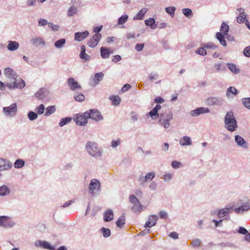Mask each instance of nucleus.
<instances>
[{
  "instance_id": "1",
  "label": "nucleus",
  "mask_w": 250,
  "mask_h": 250,
  "mask_svg": "<svg viewBox=\"0 0 250 250\" xmlns=\"http://www.w3.org/2000/svg\"><path fill=\"white\" fill-rule=\"evenodd\" d=\"M159 115L158 116L159 119L158 123L162 126L165 129H167L170 125V122L173 119V113L170 110H162L159 112Z\"/></svg>"
},
{
  "instance_id": "2",
  "label": "nucleus",
  "mask_w": 250,
  "mask_h": 250,
  "mask_svg": "<svg viewBox=\"0 0 250 250\" xmlns=\"http://www.w3.org/2000/svg\"><path fill=\"white\" fill-rule=\"evenodd\" d=\"M85 149L87 153L94 158H100L103 155V149L99 147L97 143L93 141H88L86 142Z\"/></svg>"
},
{
  "instance_id": "3",
  "label": "nucleus",
  "mask_w": 250,
  "mask_h": 250,
  "mask_svg": "<svg viewBox=\"0 0 250 250\" xmlns=\"http://www.w3.org/2000/svg\"><path fill=\"white\" fill-rule=\"evenodd\" d=\"M224 123L225 127L230 132H233L237 129V122L232 111L227 112L224 118Z\"/></svg>"
},
{
  "instance_id": "4",
  "label": "nucleus",
  "mask_w": 250,
  "mask_h": 250,
  "mask_svg": "<svg viewBox=\"0 0 250 250\" xmlns=\"http://www.w3.org/2000/svg\"><path fill=\"white\" fill-rule=\"evenodd\" d=\"M236 205L239 206L234 209L237 214H242L250 210V200L247 197H244L236 202Z\"/></svg>"
},
{
  "instance_id": "5",
  "label": "nucleus",
  "mask_w": 250,
  "mask_h": 250,
  "mask_svg": "<svg viewBox=\"0 0 250 250\" xmlns=\"http://www.w3.org/2000/svg\"><path fill=\"white\" fill-rule=\"evenodd\" d=\"M85 115L87 116V117H88V119H91L96 122H99L104 119L101 112L97 109H90L85 112Z\"/></svg>"
},
{
  "instance_id": "6",
  "label": "nucleus",
  "mask_w": 250,
  "mask_h": 250,
  "mask_svg": "<svg viewBox=\"0 0 250 250\" xmlns=\"http://www.w3.org/2000/svg\"><path fill=\"white\" fill-rule=\"evenodd\" d=\"M89 191L93 195L97 194L101 189V183L100 181L96 179H92L89 183Z\"/></svg>"
},
{
  "instance_id": "7",
  "label": "nucleus",
  "mask_w": 250,
  "mask_h": 250,
  "mask_svg": "<svg viewBox=\"0 0 250 250\" xmlns=\"http://www.w3.org/2000/svg\"><path fill=\"white\" fill-rule=\"evenodd\" d=\"M223 100L221 97H209L205 100V104L208 106H222Z\"/></svg>"
},
{
  "instance_id": "8",
  "label": "nucleus",
  "mask_w": 250,
  "mask_h": 250,
  "mask_svg": "<svg viewBox=\"0 0 250 250\" xmlns=\"http://www.w3.org/2000/svg\"><path fill=\"white\" fill-rule=\"evenodd\" d=\"M16 223L7 216H0V227L5 229L12 228Z\"/></svg>"
},
{
  "instance_id": "9",
  "label": "nucleus",
  "mask_w": 250,
  "mask_h": 250,
  "mask_svg": "<svg viewBox=\"0 0 250 250\" xmlns=\"http://www.w3.org/2000/svg\"><path fill=\"white\" fill-rule=\"evenodd\" d=\"M155 174L154 171L148 172L145 176L141 174L139 177L138 182L140 185H144L146 182L152 180L155 177Z\"/></svg>"
},
{
  "instance_id": "10",
  "label": "nucleus",
  "mask_w": 250,
  "mask_h": 250,
  "mask_svg": "<svg viewBox=\"0 0 250 250\" xmlns=\"http://www.w3.org/2000/svg\"><path fill=\"white\" fill-rule=\"evenodd\" d=\"M104 74L102 72L96 73L93 77L91 78L88 83L89 85L91 87H95L103 79Z\"/></svg>"
},
{
  "instance_id": "11",
  "label": "nucleus",
  "mask_w": 250,
  "mask_h": 250,
  "mask_svg": "<svg viewBox=\"0 0 250 250\" xmlns=\"http://www.w3.org/2000/svg\"><path fill=\"white\" fill-rule=\"evenodd\" d=\"M17 111L16 104H12L9 106L4 107L3 108V112L6 116H14Z\"/></svg>"
},
{
  "instance_id": "12",
  "label": "nucleus",
  "mask_w": 250,
  "mask_h": 250,
  "mask_svg": "<svg viewBox=\"0 0 250 250\" xmlns=\"http://www.w3.org/2000/svg\"><path fill=\"white\" fill-rule=\"evenodd\" d=\"M14 83L13 84L7 83L6 86L9 89H13L16 88L22 89L25 86V83L21 79L14 80Z\"/></svg>"
},
{
  "instance_id": "13",
  "label": "nucleus",
  "mask_w": 250,
  "mask_h": 250,
  "mask_svg": "<svg viewBox=\"0 0 250 250\" xmlns=\"http://www.w3.org/2000/svg\"><path fill=\"white\" fill-rule=\"evenodd\" d=\"M85 115V112L82 114H77L74 120L76 124L79 125H85L87 123L88 117Z\"/></svg>"
},
{
  "instance_id": "14",
  "label": "nucleus",
  "mask_w": 250,
  "mask_h": 250,
  "mask_svg": "<svg viewBox=\"0 0 250 250\" xmlns=\"http://www.w3.org/2000/svg\"><path fill=\"white\" fill-rule=\"evenodd\" d=\"M210 112V110L208 107H201L197 108L194 110H192L190 112V115L192 117L198 116L201 114L205 113H208Z\"/></svg>"
},
{
  "instance_id": "15",
  "label": "nucleus",
  "mask_w": 250,
  "mask_h": 250,
  "mask_svg": "<svg viewBox=\"0 0 250 250\" xmlns=\"http://www.w3.org/2000/svg\"><path fill=\"white\" fill-rule=\"evenodd\" d=\"M234 206H239L236 205V203L234 205V206H229L228 207L223 208L221 209H219L217 211V215L219 217H223L225 216H227L230 212V210H233L236 208H234Z\"/></svg>"
},
{
  "instance_id": "16",
  "label": "nucleus",
  "mask_w": 250,
  "mask_h": 250,
  "mask_svg": "<svg viewBox=\"0 0 250 250\" xmlns=\"http://www.w3.org/2000/svg\"><path fill=\"white\" fill-rule=\"evenodd\" d=\"M102 37L101 34H95L89 39L87 42L88 45L92 48L95 47Z\"/></svg>"
},
{
  "instance_id": "17",
  "label": "nucleus",
  "mask_w": 250,
  "mask_h": 250,
  "mask_svg": "<svg viewBox=\"0 0 250 250\" xmlns=\"http://www.w3.org/2000/svg\"><path fill=\"white\" fill-rule=\"evenodd\" d=\"M12 167V164L9 161L0 158V171L7 170Z\"/></svg>"
},
{
  "instance_id": "18",
  "label": "nucleus",
  "mask_w": 250,
  "mask_h": 250,
  "mask_svg": "<svg viewBox=\"0 0 250 250\" xmlns=\"http://www.w3.org/2000/svg\"><path fill=\"white\" fill-rule=\"evenodd\" d=\"M35 246L36 247L43 248L49 250H54L55 248L51 246L48 242L44 241L38 240L35 242Z\"/></svg>"
},
{
  "instance_id": "19",
  "label": "nucleus",
  "mask_w": 250,
  "mask_h": 250,
  "mask_svg": "<svg viewBox=\"0 0 250 250\" xmlns=\"http://www.w3.org/2000/svg\"><path fill=\"white\" fill-rule=\"evenodd\" d=\"M4 74L5 76L10 80H16L18 76L14 70L10 67L5 68L4 69Z\"/></svg>"
},
{
  "instance_id": "20",
  "label": "nucleus",
  "mask_w": 250,
  "mask_h": 250,
  "mask_svg": "<svg viewBox=\"0 0 250 250\" xmlns=\"http://www.w3.org/2000/svg\"><path fill=\"white\" fill-rule=\"evenodd\" d=\"M235 141L237 145L244 149H247L248 145L246 141L240 136L236 135L235 136Z\"/></svg>"
},
{
  "instance_id": "21",
  "label": "nucleus",
  "mask_w": 250,
  "mask_h": 250,
  "mask_svg": "<svg viewBox=\"0 0 250 250\" xmlns=\"http://www.w3.org/2000/svg\"><path fill=\"white\" fill-rule=\"evenodd\" d=\"M158 219V217L156 215H151L148 217V221L146 222L145 225V227L151 228L154 226L157 223Z\"/></svg>"
},
{
  "instance_id": "22",
  "label": "nucleus",
  "mask_w": 250,
  "mask_h": 250,
  "mask_svg": "<svg viewBox=\"0 0 250 250\" xmlns=\"http://www.w3.org/2000/svg\"><path fill=\"white\" fill-rule=\"evenodd\" d=\"M31 43L35 46H38L40 45L44 46L45 42L43 39L41 37H36L32 38L30 40Z\"/></svg>"
},
{
  "instance_id": "23",
  "label": "nucleus",
  "mask_w": 250,
  "mask_h": 250,
  "mask_svg": "<svg viewBox=\"0 0 250 250\" xmlns=\"http://www.w3.org/2000/svg\"><path fill=\"white\" fill-rule=\"evenodd\" d=\"M161 106L160 104H157L155 107L150 111L148 115L150 116L152 120H156L159 115V111L161 109Z\"/></svg>"
},
{
  "instance_id": "24",
  "label": "nucleus",
  "mask_w": 250,
  "mask_h": 250,
  "mask_svg": "<svg viewBox=\"0 0 250 250\" xmlns=\"http://www.w3.org/2000/svg\"><path fill=\"white\" fill-rule=\"evenodd\" d=\"M238 93V91L235 87L230 86L227 89L226 95L228 98H233L236 96Z\"/></svg>"
},
{
  "instance_id": "25",
  "label": "nucleus",
  "mask_w": 250,
  "mask_h": 250,
  "mask_svg": "<svg viewBox=\"0 0 250 250\" xmlns=\"http://www.w3.org/2000/svg\"><path fill=\"white\" fill-rule=\"evenodd\" d=\"M89 35V32L85 31L83 32H76L74 35V39L78 42H81L85 39Z\"/></svg>"
},
{
  "instance_id": "26",
  "label": "nucleus",
  "mask_w": 250,
  "mask_h": 250,
  "mask_svg": "<svg viewBox=\"0 0 250 250\" xmlns=\"http://www.w3.org/2000/svg\"><path fill=\"white\" fill-rule=\"evenodd\" d=\"M68 84L72 90L81 88V86L78 83L75 81L74 79L72 78H70L68 79Z\"/></svg>"
},
{
  "instance_id": "27",
  "label": "nucleus",
  "mask_w": 250,
  "mask_h": 250,
  "mask_svg": "<svg viewBox=\"0 0 250 250\" xmlns=\"http://www.w3.org/2000/svg\"><path fill=\"white\" fill-rule=\"evenodd\" d=\"M20 46L19 43L16 41H9L7 46V49L11 51L17 50Z\"/></svg>"
},
{
  "instance_id": "28",
  "label": "nucleus",
  "mask_w": 250,
  "mask_h": 250,
  "mask_svg": "<svg viewBox=\"0 0 250 250\" xmlns=\"http://www.w3.org/2000/svg\"><path fill=\"white\" fill-rule=\"evenodd\" d=\"M239 12V16L237 17V21L238 23H243L246 18L247 15L244 12V9L242 8L237 9Z\"/></svg>"
},
{
  "instance_id": "29",
  "label": "nucleus",
  "mask_w": 250,
  "mask_h": 250,
  "mask_svg": "<svg viewBox=\"0 0 250 250\" xmlns=\"http://www.w3.org/2000/svg\"><path fill=\"white\" fill-rule=\"evenodd\" d=\"M101 55L102 58H108L111 54L113 53V51H110V50L106 47H102L100 48Z\"/></svg>"
},
{
  "instance_id": "30",
  "label": "nucleus",
  "mask_w": 250,
  "mask_h": 250,
  "mask_svg": "<svg viewBox=\"0 0 250 250\" xmlns=\"http://www.w3.org/2000/svg\"><path fill=\"white\" fill-rule=\"evenodd\" d=\"M179 143L181 146H188L192 144V141L189 137L186 136L180 139Z\"/></svg>"
},
{
  "instance_id": "31",
  "label": "nucleus",
  "mask_w": 250,
  "mask_h": 250,
  "mask_svg": "<svg viewBox=\"0 0 250 250\" xmlns=\"http://www.w3.org/2000/svg\"><path fill=\"white\" fill-rule=\"evenodd\" d=\"M104 221L109 222L113 219V212L111 209H108L104 214Z\"/></svg>"
},
{
  "instance_id": "32",
  "label": "nucleus",
  "mask_w": 250,
  "mask_h": 250,
  "mask_svg": "<svg viewBox=\"0 0 250 250\" xmlns=\"http://www.w3.org/2000/svg\"><path fill=\"white\" fill-rule=\"evenodd\" d=\"M229 70L234 74H237L240 72V70L237 67L236 64L233 63H227L226 64Z\"/></svg>"
},
{
  "instance_id": "33",
  "label": "nucleus",
  "mask_w": 250,
  "mask_h": 250,
  "mask_svg": "<svg viewBox=\"0 0 250 250\" xmlns=\"http://www.w3.org/2000/svg\"><path fill=\"white\" fill-rule=\"evenodd\" d=\"M148 11V9L147 8H143L141 9L137 14L134 17L133 20H142L144 17L145 14Z\"/></svg>"
},
{
  "instance_id": "34",
  "label": "nucleus",
  "mask_w": 250,
  "mask_h": 250,
  "mask_svg": "<svg viewBox=\"0 0 250 250\" xmlns=\"http://www.w3.org/2000/svg\"><path fill=\"white\" fill-rule=\"evenodd\" d=\"M225 36L221 32H217L216 34V38L219 41L222 45L225 47L227 46V43L225 39Z\"/></svg>"
},
{
  "instance_id": "35",
  "label": "nucleus",
  "mask_w": 250,
  "mask_h": 250,
  "mask_svg": "<svg viewBox=\"0 0 250 250\" xmlns=\"http://www.w3.org/2000/svg\"><path fill=\"white\" fill-rule=\"evenodd\" d=\"M214 67L217 72H221L226 70L225 64L222 62L215 63L214 64Z\"/></svg>"
},
{
  "instance_id": "36",
  "label": "nucleus",
  "mask_w": 250,
  "mask_h": 250,
  "mask_svg": "<svg viewBox=\"0 0 250 250\" xmlns=\"http://www.w3.org/2000/svg\"><path fill=\"white\" fill-rule=\"evenodd\" d=\"M46 89L44 88H41L35 94L36 98L39 99H42L45 97Z\"/></svg>"
},
{
  "instance_id": "37",
  "label": "nucleus",
  "mask_w": 250,
  "mask_h": 250,
  "mask_svg": "<svg viewBox=\"0 0 250 250\" xmlns=\"http://www.w3.org/2000/svg\"><path fill=\"white\" fill-rule=\"evenodd\" d=\"M10 190L9 188L6 186L0 187V196H4L10 193Z\"/></svg>"
},
{
  "instance_id": "38",
  "label": "nucleus",
  "mask_w": 250,
  "mask_h": 250,
  "mask_svg": "<svg viewBox=\"0 0 250 250\" xmlns=\"http://www.w3.org/2000/svg\"><path fill=\"white\" fill-rule=\"evenodd\" d=\"M131 209L135 212H140L143 210V206L140 202L138 201V203H134L131 208Z\"/></svg>"
},
{
  "instance_id": "39",
  "label": "nucleus",
  "mask_w": 250,
  "mask_h": 250,
  "mask_svg": "<svg viewBox=\"0 0 250 250\" xmlns=\"http://www.w3.org/2000/svg\"><path fill=\"white\" fill-rule=\"evenodd\" d=\"M145 22L146 25L150 26L152 29H155L157 27L156 24L155 23V20L153 18H149L146 20Z\"/></svg>"
},
{
  "instance_id": "40",
  "label": "nucleus",
  "mask_w": 250,
  "mask_h": 250,
  "mask_svg": "<svg viewBox=\"0 0 250 250\" xmlns=\"http://www.w3.org/2000/svg\"><path fill=\"white\" fill-rule=\"evenodd\" d=\"M56 112V106L55 105H50L46 108V112L44 115L48 116Z\"/></svg>"
},
{
  "instance_id": "41",
  "label": "nucleus",
  "mask_w": 250,
  "mask_h": 250,
  "mask_svg": "<svg viewBox=\"0 0 250 250\" xmlns=\"http://www.w3.org/2000/svg\"><path fill=\"white\" fill-rule=\"evenodd\" d=\"M229 25L227 23L223 22L220 27V32L222 33V34L224 35H227L229 32Z\"/></svg>"
},
{
  "instance_id": "42",
  "label": "nucleus",
  "mask_w": 250,
  "mask_h": 250,
  "mask_svg": "<svg viewBox=\"0 0 250 250\" xmlns=\"http://www.w3.org/2000/svg\"><path fill=\"white\" fill-rule=\"evenodd\" d=\"M65 42L66 40L65 39H61L56 41L54 43V45L57 48H62L64 45Z\"/></svg>"
},
{
  "instance_id": "43",
  "label": "nucleus",
  "mask_w": 250,
  "mask_h": 250,
  "mask_svg": "<svg viewBox=\"0 0 250 250\" xmlns=\"http://www.w3.org/2000/svg\"><path fill=\"white\" fill-rule=\"evenodd\" d=\"M241 102L246 108L250 110V97L242 98Z\"/></svg>"
},
{
  "instance_id": "44",
  "label": "nucleus",
  "mask_w": 250,
  "mask_h": 250,
  "mask_svg": "<svg viewBox=\"0 0 250 250\" xmlns=\"http://www.w3.org/2000/svg\"><path fill=\"white\" fill-rule=\"evenodd\" d=\"M78 12V8L74 6H71L67 12V15L69 17L73 16V15L76 14Z\"/></svg>"
},
{
  "instance_id": "45",
  "label": "nucleus",
  "mask_w": 250,
  "mask_h": 250,
  "mask_svg": "<svg viewBox=\"0 0 250 250\" xmlns=\"http://www.w3.org/2000/svg\"><path fill=\"white\" fill-rule=\"evenodd\" d=\"M25 165V162L21 159H18L14 163V167L16 168H20Z\"/></svg>"
},
{
  "instance_id": "46",
  "label": "nucleus",
  "mask_w": 250,
  "mask_h": 250,
  "mask_svg": "<svg viewBox=\"0 0 250 250\" xmlns=\"http://www.w3.org/2000/svg\"><path fill=\"white\" fill-rule=\"evenodd\" d=\"M116 224L117 227L120 228L123 227V226L125 224V216L123 215L120 216L116 221Z\"/></svg>"
},
{
  "instance_id": "47",
  "label": "nucleus",
  "mask_w": 250,
  "mask_h": 250,
  "mask_svg": "<svg viewBox=\"0 0 250 250\" xmlns=\"http://www.w3.org/2000/svg\"><path fill=\"white\" fill-rule=\"evenodd\" d=\"M72 120V118L71 117H65L62 118L59 125L60 126L62 127L67 124L70 123Z\"/></svg>"
},
{
  "instance_id": "48",
  "label": "nucleus",
  "mask_w": 250,
  "mask_h": 250,
  "mask_svg": "<svg viewBox=\"0 0 250 250\" xmlns=\"http://www.w3.org/2000/svg\"><path fill=\"white\" fill-rule=\"evenodd\" d=\"M128 18V16L126 14L122 16L118 19V25H120L124 24L127 21Z\"/></svg>"
},
{
  "instance_id": "49",
  "label": "nucleus",
  "mask_w": 250,
  "mask_h": 250,
  "mask_svg": "<svg viewBox=\"0 0 250 250\" xmlns=\"http://www.w3.org/2000/svg\"><path fill=\"white\" fill-rule=\"evenodd\" d=\"M182 13L185 17L187 18H190L193 15V12L192 10L189 8H184L182 10Z\"/></svg>"
},
{
  "instance_id": "50",
  "label": "nucleus",
  "mask_w": 250,
  "mask_h": 250,
  "mask_svg": "<svg viewBox=\"0 0 250 250\" xmlns=\"http://www.w3.org/2000/svg\"><path fill=\"white\" fill-rule=\"evenodd\" d=\"M110 99L112 101L113 104L115 105H118L121 102V99L118 96H112L110 97Z\"/></svg>"
},
{
  "instance_id": "51",
  "label": "nucleus",
  "mask_w": 250,
  "mask_h": 250,
  "mask_svg": "<svg viewBox=\"0 0 250 250\" xmlns=\"http://www.w3.org/2000/svg\"><path fill=\"white\" fill-rule=\"evenodd\" d=\"M175 10L176 8L174 6L167 7L165 8L166 12L172 17L174 16Z\"/></svg>"
},
{
  "instance_id": "52",
  "label": "nucleus",
  "mask_w": 250,
  "mask_h": 250,
  "mask_svg": "<svg viewBox=\"0 0 250 250\" xmlns=\"http://www.w3.org/2000/svg\"><path fill=\"white\" fill-rule=\"evenodd\" d=\"M121 144V141L120 139L117 140H113L111 142V147L113 148H115Z\"/></svg>"
},
{
  "instance_id": "53",
  "label": "nucleus",
  "mask_w": 250,
  "mask_h": 250,
  "mask_svg": "<svg viewBox=\"0 0 250 250\" xmlns=\"http://www.w3.org/2000/svg\"><path fill=\"white\" fill-rule=\"evenodd\" d=\"M195 53L201 55L205 56L207 55V51L205 50L204 46L203 47H199L195 50Z\"/></svg>"
},
{
  "instance_id": "54",
  "label": "nucleus",
  "mask_w": 250,
  "mask_h": 250,
  "mask_svg": "<svg viewBox=\"0 0 250 250\" xmlns=\"http://www.w3.org/2000/svg\"><path fill=\"white\" fill-rule=\"evenodd\" d=\"M101 231L103 232L104 237H108L111 235V231L109 229L103 228L101 229Z\"/></svg>"
},
{
  "instance_id": "55",
  "label": "nucleus",
  "mask_w": 250,
  "mask_h": 250,
  "mask_svg": "<svg viewBox=\"0 0 250 250\" xmlns=\"http://www.w3.org/2000/svg\"><path fill=\"white\" fill-rule=\"evenodd\" d=\"M28 118L30 121H33L36 119L38 117V115L36 113L33 111H29L27 114Z\"/></svg>"
},
{
  "instance_id": "56",
  "label": "nucleus",
  "mask_w": 250,
  "mask_h": 250,
  "mask_svg": "<svg viewBox=\"0 0 250 250\" xmlns=\"http://www.w3.org/2000/svg\"><path fill=\"white\" fill-rule=\"evenodd\" d=\"M80 57L84 61H88L90 59V56L85 53V51L81 52Z\"/></svg>"
},
{
  "instance_id": "57",
  "label": "nucleus",
  "mask_w": 250,
  "mask_h": 250,
  "mask_svg": "<svg viewBox=\"0 0 250 250\" xmlns=\"http://www.w3.org/2000/svg\"><path fill=\"white\" fill-rule=\"evenodd\" d=\"M45 110L44 105L43 104H41L37 108L36 111L38 114L41 115L43 113Z\"/></svg>"
},
{
  "instance_id": "58",
  "label": "nucleus",
  "mask_w": 250,
  "mask_h": 250,
  "mask_svg": "<svg viewBox=\"0 0 250 250\" xmlns=\"http://www.w3.org/2000/svg\"><path fill=\"white\" fill-rule=\"evenodd\" d=\"M74 98L77 101L82 102L84 100V96L81 93H77L74 95Z\"/></svg>"
},
{
  "instance_id": "59",
  "label": "nucleus",
  "mask_w": 250,
  "mask_h": 250,
  "mask_svg": "<svg viewBox=\"0 0 250 250\" xmlns=\"http://www.w3.org/2000/svg\"><path fill=\"white\" fill-rule=\"evenodd\" d=\"M204 46L205 48L207 49H215L217 47V45L211 42H209L204 44Z\"/></svg>"
},
{
  "instance_id": "60",
  "label": "nucleus",
  "mask_w": 250,
  "mask_h": 250,
  "mask_svg": "<svg viewBox=\"0 0 250 250\" xmlns=\"http://www.w3.org/2000/svg\"><path fill=\"white\" fill-rule=\"evenodd\" d=\"M48 25L54 31L56 32L60 29V26L58 25L54 24L52 22H49Z\"/></svg>"
},
{
  "instance_id": "61",
  "label": "nucleus",
  "mask_w": 250,
  "mask_h": 250,
  "mask_svg": "<svg viewBox=\"0 0 250 250\" xmlns=\"http://www.w3.org/2000/svg\"><path fill=\"white\" fill-rule=\"evenodd\" d=\"M243 54L247 57H250V46H248L244 48Z\"/></svg>"
},
{
  "instance_id": "62",
  "label": "nucleus",
  "mask_w": 250,
  "mask_h": 250,
  "mask_svg": "<svg viewBox=\"0 0 250 250\" xmlns=\"http://www.w3.org/2000/svg\"><path fill=\"white\" fill-rule=\"evenodd\" d=\"M191 243L194 247H199L201 243V241L199 239H195L193 240Z\"/></svg>"
},
{
  "instance_id": "63",
  "label": "nucleus",
  "mask_w": 250,
  "mask_h": 250,
  "mask_svg": "<svg viewBox=\"0 0 250 250\" xmlns=\"http://www.w3.org/2000/svg\"><path fill=\"white\" fill-rule=\"evenodd\" d=\"M129 201L133 204L134 203H138V199L134 195H130L129 196Z\"/></svg>"
},
{
  "instance_id": "64",
  "label": "nucleus",
  "mask_w": 250,
  "mask_h": 250,
  "mask_svg": "<svg viewBox=\"0 0 250 250\" xmlns=\"http://www.w3.org/2000/svg\"><path fill=\"white\" fill-rule=\"evenodd\" d=\"M47 21L46 19H40L38 21V23L39 26H44L48 24Z\"/></svg>"
}]
</instances>
